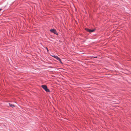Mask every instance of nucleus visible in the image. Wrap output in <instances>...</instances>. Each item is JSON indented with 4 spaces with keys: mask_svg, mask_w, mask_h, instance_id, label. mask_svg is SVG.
<instances>
[{
    "mask_svg": "<svg viewBox=\"0 0 131 131\" xmlns=\"http://www.w3.org/2000/svg\"><path fill=\"white\" fill-rule=\"evenodd\" d=\"M45 90V91L47 92H50V90L48 88L47 86L45 85H43L41 86Z\"/></svg>",
    "mask_w": 131,
    "mask_h": 131,
    "instance_id": "1",
    "label": "nucleus"
},
{
    "mask_svg": "<svg viewBox=\"0 0 131 131\" xmlns=\"http://www.w3.org/2000/svg\"><path fill=\"white\" fill-rule=\"evenodd\" d=\"M50 31L52 33H53L55 34H56V35H58V32L56 31V30L54 29H50Z\"/></svg>",
    "mask_w": 131,
    "mask_h": 131,
    "instance_id": "2",
    "label": "nucleus"
},
{
    "mask_svg": "<svg viewBox=\"0 0 131 131\" xmlns=\"http://www.w3.org/2000/svg\"><path fill=\"white\" fill-rule=\"evenodd\" d=\"M85 29L88 32L90 33L93 32H94L95 30V29H94L91 30L90 29H89L88 28H85Z\"/></svg>",
    "mask_w": 131,
    "mask_h": 131,
    "instance_id": "3",
    "label": "nucleus"
},
{
    "mask_svg": "<svg viewBox=\"0 0 131 131\" xmlns=\"http://www.w3.org/2000/svg\"><path fill=\"white\" fill-rule=\"evenodd\" d=\"M56 59L59 61L61 64H63V63L62 62L61 59L59 58L57 56Z\"/></svg>",
    "mask_w": 131,
    "mask_h": 131,
    "instance_id": "4",
    "label": "nucleus"
},
{
    "mask_svg": "<svg viewBox=\"0 0 131 131\" xmlns=\"http://www.w3.org/2000/svg\"><path fill=\"white\" fill-rule=\"evenodd\" d=\"M9 106L11 107H14V105L10 103H9Z\"/></svg>",
    "mask_w": 131,
    "mask_h": 131,
    "instance_id": "5",
    "label": "nucleus"
},
{
    "mask_svg": "<svg viewBox=\"0 0 131 131\" xmlns=\"http://www.w3.org/2000/svg\"><path fill=\"white\" fill-rule=\"evenodd\" d=\"M52 56L54 58H56V57L58 56H56V55H53V56Z\"/></svg>",
    "mask_w": 131,
    "mask_h": 131,
    "instance_id": "6",
    "label": "nucleus"
},
{
    "mask_svg": "<svg viewBox=\"0 0 131 131\" xmlns=\"http://www.w3.org/2000/svg\"><path fill=\"white\" fill-rule=\"evenodd\" d=\"M46 49L47 50V51L48 52V48L47 47H46Z\"/></svg>",
    "mask_w": 131,
    "mask_h": 131,
    "instance_id": "7",
    "label": "nucleus"
},
{
    "mask_svg": "<svg viewBox=\"0 0 131 131\" xmlns=\"http://www.w3.org/2000/svg\"><path fill=\"white\" fill-rule=\"evenodd\" d=\"M97 57L96 56V57H94V58H97Z\"/></svg>",
    "mask_w": 131,
    "mask_h": 131,
    "instance_id": "8",
    "label": "nucleus"
},
{
    "mask_svg": "<svg viewBox=\"0 0 131 131\" xmlns=\"http://www.w3.org/2000/svg\"><path fill=\"white\" fill-rule=\"evenodd\" d=\"M1 10V9H0V11Z\"/></svg>",
    "mask_w": 131,
    "mask_h": 131,
    "instance_id": "9",
    "label": "nucleus"
}]
</instances>
